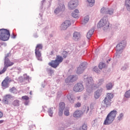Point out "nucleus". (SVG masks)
<instances>
[{"mask_svg":"<svg viewBox=\"0 0 130 130\" xmlns=\"http://www.w3.org/2000/svg\"><path fill=\"white\" fill-rule=\"evenodd\" d=\"M116 114H117V111L116 110L111 111L105 119L103 123L104 125H109V124H111L114 121V119L116 117Z\"/></svg>","mask_w":130,"mask_h":130,"instance_id":"f257e3e1","label":"nucleus"},{"mask_svg":"<svg viewBox=\"0 0 130 130\" xmlns=\"http://www.w3.org/2000/svg\"><path fill=\"white\" fill-rule=\"evenodd\" d=\"M10 31L8 29L2 28L0 29V40L3 41H7L10 38Z\"/></svg>","mask_w":130,"mask_h":130,"instance_id":"f03ea898","label":"nucleus"},{"mask_svg":"<svg viewBox=\"0 0 130 130\" xmlns=\"http://www.w3.org/2000/svg\"><path fill=\"white\" fill-rule=\"evenodd\" d=\"M97 27L98 28H102V27H103L104 30H105V29H108L109 27V22L108 21H107V20H106V19L103 18L99 22Z\"/></svg>","mask_w":130,"mask_h":130,"instance_id":"7ed1b4c3","label":"nucleus"},{"mask_svg":"<svg viewBox=\"0 0 130 130\" xmlns=\"http://www.w3.org/2000/svg\"><path fill=\"white\" fill-rule=\"evenodd\" d=\"M12 66H14V62L11 61L10 59H4V68L1 71H0V75L4 74V73L7 71V69L9 67H12Z\"/></svg>","mask_w":130,"mask_h":130,"instance_id":"20e7f679","label":"nucleus"},{"mask_svg":"<svg viewBox=\"0 0 130 130\" xmlns=\"http://www.w3.org/2000/svg\"><path fill=\"white\" fill-rule=\"evenodd\" d=\"M11 82H12V79H11L9 76L6 77L2 82L1 85L2 88H3V89H7V88H9V85Z\"/></svg>","mask_w":130,"mask_h":130,"instance_id":"39448f33","label":"nucleus"},{"mask_svg":"<svg viewBox=\"0 0 130 130\" xmlns=\"http://www.w3.org/2000/svg\"><path fill=\"white\" fill-rule=\"evenodd\" d=\"M78 0H71L68 4L69 9L70 10H74L77 8L78 6Z\"/></svg>","mask_w":130,"mask_h":130,"instance_id":"423d86ee","label":"nucleus"},{"mask_svg":"<svg viewBox=\"0 0 130 130\" xmlns=\"http://www.w3.org/2000/svg\"><path fill=\"white\" fill-rule=\"evenodd\" d=\"M84 90V86L81 83H78L74 86L73 91L74 92H82Z\"/></svg>","mask_w":130,"mask_h":130,"instance_id":"0eeeda50","label":"nucleus"},{"mask_svg":"<svg viewBox=\"0 0 130 130\" xmlns=\"http://www.w3.org/2000/svg\"><path fill=\"white\" fill-rule=\"evenodd\" d=\"M88 86H90L92 90H95L97 89V86L96 84H94V80L92 77H89L87 78Z\"/></svg>","mask_w":130,"mask_h":130,"instance_id":"6e6552de","label":"nucleus"},{"mask_svg":"<svg viewBox=\"0 0 130 130\" xmlns=\"http://www.w3.org/2000/svg\"><path fill=\"white\" fill-rule=\"evenodd\" d=\"M64 10H66L64 5H63V4H60L58 6V8H56V9L54 10V13L55 14L62 13V12H64Z\"/></svg>","mask_w":130,"mask_h":130,"instance_id":"1a4fd4ad","label":"nucleus"},{"mask_svg":"<svg viewBox=\"0 0 130 130\" xmlns=\"http://www.w3.org/2000/svg\"><path fill=\"white\" fill-rule=\"evenodd\" d=\"M86 67H87V63L83 62L78 68L77 73L78 74H82L86 70Z\"/></svg>","mask_w":130,"mask_h":130,"instance_id":"9d476101","label":"nucleus"},{"mask_svg":"<svg viewBox=\"0 0 130 130\" xmlns=\"http://www.w3.org/2000/svg\"><path fill=\"white\" fill-rule=\"evenodd\" d=\"M78 79V77L76 75H71L69 76L66 79V83H73V82H75L77 81Z\"/></svg>","mask_w":130,"mask_h":130,"instance_id":"9b49d317","label":"nucleus"},{"mask_svg":"<svg viewBox=\"0 0 130 130\" xmlns=\"http://www.w3.org/2000/svg\"><path fill=\"white\" fill-rule=\"evenodd\" d=\"M12 98H13V97L10 94H6L4 96L2 102L4 104L8 105V104H9V100L12 99Z\"/></svg>","mask_w":130,"mask_h":130,"instance_id":"f8f14e48","label":"nucleus"},{"mask_svg":"<svg viewBox=\"0 0 130 130\" xmlns=\"http://www.w3.org/2000/svg\"><path fill=\"white\" fill-rule=\"evenodd\" d=\"M71 26V21L70 20H66L61 25L62 30H67L69 27Z\"/></svg>","mask_w":130,"mask_h":130,"instance_id":"ddd939ff","label":"nucleus"},{"mask_svg":"<svg viewBox=\"0 0 130 130\" xmlns=\"http://www.w3.org/2000/svg\"><path fill=\"white\" fill-rule=\"evenodd\" d=\"M111 105V101H110V100H108L105 98L103 101V106H104V107H109V106H110Z\"/></svg>","mask_w":130,"mask_h":130,"instance_id":"4468645a","label":"nucleus"},{"mask_svg":"<svg viewBox=\"0 0 130 130\" xmlns=\"http://www.w3.org/2000/svg\"><path fill=\"white\" fill-rule=\"evenodd\" d=\"M49 66H50L52 68H53L54 69H56L57 67L59 65V64L57 62V61L55 60H52L50 62L48 63Z\"/></svg>","mask_w":130,"mask_h":130,"instance_id":"2eb2a0df","label":"nucleus"},{"mask_svg":"<svg viewBox=\"0 0 130 130\" xmlns=\"http://www.w3.org/2000/svg\"><path fill=\"white\" fill-rule=\"evenodd\" d=\"M103 89L102 88H101L100 89H98L95 92H94V98L95 99H98L100 96H101V94L102 93Z\"/></svg>","mask_w":130,"mask_h":130,"instance_id":"dca6fc26","label":"nucleus"},{"mask_svg":"<svg viewBox=\"0 0 130 130\" xmlns=\"http://www.w3.org/2000/svg\"><path fill=\"white\" fill-rule=\"evenodd\" d=\"M123 47H124V44L123 43H120L116 46V50L117 51H120V50L123 49Z\"/></svg>","mask_w":130,"mask_h":130,"instance_id":"f3484780","label":"nucleus"},{"mask_svg":"<svg viewBox=\"0 0 130 130\" xmlns=\"http://www.w3.org/2000/svg\"><path fill=\"white\" fill-rule=\"evenodd\" d=\"M82 114H83V112H82V111H76L73 113V116L74 117H81Z\"/></svg>","mask_w":130,"mask_h":130,"instance_id":"a211bd4d","label":"nucleus"},{"mask_svg":"<svg viewBox=\"0 0 130 130\" xmlns=\"http://www.w3.org/2000/svg\"><path fill=\"white\" fill-rule=\"evenodd\" d=\"M79 10L78 9H75L72 13V17H73V18H75V19H78V18H79Z\"/></svg>","mask_w":130,"mask_h":130,"instance_id":"6ab92c4d","label":"nucleus"},{"mask_svg":"<svg viewBox=\"0 0 130 130\" xmlns=\"http://www.w3.org/2000/svg\"><path fill=\"white\" fill-rule=\"evenodd\" d=\"M35 54L38 60H42V58H41V52H40V51L35 50Z\"/></svg>","mask_w":130,"mask_h":130,"instance_id":"aec40b11","label":"nucleus"},{"mask_svg":"<svg viewBox=\"0 0 130 130\" xmlns=\"http://www.w3.org/2000/svg\"><path fill=\"white\" fill-rule=\"evenodd\" d=\"M114 97V94L112 93H107L106 99H108V100H110V101H111V99Z\"/></svg>","mask_w":130,"mask_h":130,"instance_id":"412c9836","label":"nucleus"},{"mask_svg":"<svg viewBox=\"0 0 130 130\" xmlns=\"http://www.w3.org/2000/svg\"><path fill=\"white\" fill-rule=\"evenodd\" d=\"M55 60H56V61H57V62L59 64L61 62H62V61L63 60V58H62L61 56L57 55Z\"/></svg>","mask_w":130,"mask_h":130,"instance_id":"4be33fe9","label":"nucleus"},{"mask_svg":"<svg viewBox=\"0 0 130 130\" xmlns=\"http://www.w3.org/2000/svg\"><path fill=\"white\" fill-rule=\"evenodd\" d=\"M59 106V110H63L66 108V104L63 102L60 103Z\"/></svg>","mask_w":130,"mask_h":130,"instance_id":"5701e85b","label":"nucleus"},{"mask_svg":"<svg viewBox=\"0 0 130 130\" xmlns=\"http://www.w3.org/2000/svg\"><path fill=\"white\" fill-rule=\"evenodd\" d=\"M93 33H94L93 30H90L87 34V38L88 39H90L91 37H92V35H93Z\"/></svg>","mask_w":130,"mask_h":130,"instance_id":"b1692460","label":"nucleus"},{"mask_svg":"<svg viewBox=\"0 0 130 130\" xmlns=\"http://www.w3.org/2000/svg\"><path fill=\"white\" fill-rule=\"evenodd\" d=\"M81 36V34L78 32H75L73 34V38L74 39H79V38Z\"/></svg>","mask_w":130,"mask_h":130,"instance_id":"393cba45","label":"nucleus"},{"mask_svg":"<svg viewBox=\"0 0 130 130\" xmlns=\"http://www.w3.org/2000/svg\"><path fill=\"white\" fill-rule=\"evenodd\" d=\"M19 102H20V101H19V100H15L12 102V105H13V106H14V107L19 106L20 105Z\"/></svg>","mask_w":130,"mask_h":130,"instance_id":"a878e982","label":"nucleus"},{"mask_svg":"<svg viewBox=\"0 0 130 130\" xmlns=\"http://www.w3.org/2000/svg\"><path fill=\"white\" fill-rule=\"evenodd\" d=\"M42 48H43V46H42V44H39L37 45L35 50L40 51V50L42 49Z\"/></svg>","mask_w":130,"mask_h":130,"instance_id":"bb28decb","label":"nucleus"},{"mask_svg":"<svg viewBox=\"0 0 130 130\" xmlns=\"http://www.w3.org/2000/svg\"><path fill=\"white\" fill-rule=\"evenodd\" d=\"M87 2L89 7H93L95 4V0H87Z\"/></svg>","mask_w":130,"mask_h":130,"instance_id":"cd10ccee","label":"nucleus"},{"mask_svg":"<svg viewBox=\"0 0 130 130\" xmlns=\"http://www.w3.org/2000/svg\"><path fill=\"white\" fill-rule=\"evenodd\" d=\"M89 21V16L87 15L85 17L84 19L82 21V24H85Z\"/></svg>","mask_w":130,"mask_h":130,"instance_id":"c85d7f7f","label":"nucleus"},{"mask_svg":"<svg viewBox=\"0 0 130 130\" xmlns=\"http://www.w3.org/2000/svg\"><path fill=\"white\" fill-rule=\"evenodd\" d=\"M104 81V80H103V79H100L99 80L98 84H95V86H96L97 88H98L100 86H101V85H102V84H103Z\"/></svg>","mask_w":130,"mask_h":130,"instance_id":"c756f323","label":"nucleus"},{"mask_svg":"<svg viewBox=\"0 0 130 130\" xmlns=\"http://www.w3.org/2000/svg\"><path fill=\"white\" fill-rule=\"evenodd\" d=\"M125 6L127 10H130V0H126Z\"/></svg>","mask_w":130,"mask_h":130,"instance_id":"7c9ffc66","label":"nucleus"},{"mask_svg":"<svg viewBox=\"0 0 130 130\" xmlns=\"http://www.w3.org/2000/svg\"><path fill=\"white\" fill-rule=\"evenodd\" d=\"M113 87V85L111 83H109L106 85L107 90H110Z\"/></svg>","mask_w":130,"mask_h":130,"instance_id":"2f4dec72","label":"nucleus"},{"mask_svg":"<svg viewBox=\"0 0 130 130\" xmlns=\"http://www.w3.org/2000/svg\"><path fill=\"white\" fill-rule=\"evenodd\" d=\"M122 118H123V113H121L118 116L117 120L120 121V120H122Z\"/></svg>","mask_w":130,"mask_h":130,"instance_id":"473e14b6","label":"nucleus"},{"mask_svg":"<svg viewBox=\"0 0 130 130\" xmlns=\"http://www.w3.org/2000/svg\"><path fill=\"white\" fill-rule=\"evenodd\" d=\"M124 96H125L126 98H130V89L128 90V91H126L125 92Z\"/></svg>","mask_w":130,"mask_h":130,"instance_id":"72a5a7b5","label":"nucleus"},{"mask_svg":"<svg viewBox=\"0 0 130 130\" xmlns=\"http://www.w3.org/2000/svg\"><path fill=\"white\" fill-rule=\"evenodd\" d=\"M99 68L100 70H102L104 68H105V63L103 62H100L99 66Z\"/></svg>","mask_w":130,"mask_h":130,"instance_id":"f704fd0d","label":"nucleus"},{"mask_svg":"<svg viewBox=\"0 0 130 130\" xmlns=\"http://www.w3.org/2000/svg\"><path fill=\"white\" fill-rule=\"evenodd\" d=\"M64 114L66 116H69V115H70V110L66 109L64 111Z\"/></svg>","mask_w":130,"mask_h":130,"instance_id":"c9c22d12","label":"nucleus"},{"mask_svg":"<svg viewBox=\"0 0 130 130\" xmlns=\"http://www.w3.org/2000/svg\"><path fill=\"white\" fill-rule=\"evenodd\" d=\"M67 98L70 101H73L74 100V96L73 95L68 94L67 95Z\"/></svg>","mask_w":130,"mask_h":130,"instance_id":"e433bc0d","label":"nucleus"},{"mask_svg":"<svg viewBox=\"0 0 130 130\" xmlns=\"http://www.w3.org/2000/svg\"><path fill=\"white\" fill-rule=\"evenodd\" d=\"M62 56L63 58H66L68 56V52L67 51H63L62 53Z\"/></svg>","mask_w":130,"mask_h":130,"instance_id":"4c0bfd02","label":"nucleus"},{"mask_svg":"<svg viewBox=\"0 0 130 130\" xmlns=\"http://www.w3.org/2000/svg\"><path fill=\"white\" fill-rule=\"evenodd\" d=\"M10 92H11V93H13L14 94H15V93H16V88L12 87L10 89Z\"/></svg>","mask_w":130,"mask_h":130,"instance_id":"58836bf2","label":"nucleus"},{"mask_svg":"<svg viewBox=\"0 0 130 130\" xmlns=\"http://www.w3.org/2000/svg\"><path fill=\"white\" fill-rule=\"evenodd\" d=\"M10 56H11V53H9L8 54H7L6 55H5L4 59H9V57H10Z\"/></svg>","mask_w":130,"mask_h":130,"instance_id":"ea45409f","label":"nucleus"},{"mask_svg":"<svg viewBox=\"0 0 130 130\" xmlns=\"http://www.w3.org/2000/svg\"><path fill=\"white\" fill-rule=\"evenodd\" d=\"M63 113V110H59L58 115L59 116H62Z\"/></svg>","mask_w":130,"mask_h":130,"instance_id":"a19ab883","label":"nucleus"},{"mask_svg":"<svg viewBox=\"0 0 130 130\" xmlns=\"http://www.w3.org/2000/svg\"><path fill=\"white\" fill-rule=\"evenodd\" d=\"M22 99H23V100H29V97L27 95H24L22 96Z\"/></svg>","mask_w":130,"mask_h":130,"instance_id":"79ce46f5","label":"nucleus"},{"mask_svg":"<svg viewBox=\"0 0 130 130\" xmlns=\"http://www.w3.org/2000/svg\"><path fill=\"white\" fill-rule=\"evenodd\" d=\"M49 115H50V116H52V115L53 114V112L52 111L51 109H49L48 111Z\"/></svg>","mask_w":130,"mask_h":130,"instance_id":"37998d69","label":"nucleus"},{"mask_svg":"<svg viewBox=\"0 0 130 130\" xmlns=\"http://www.w3.org/2000/svg\"><path fill=\"white\" fill-rule=\"evenodd\" d=\"M107 14H109V15H112V14H113V9H109L108 11Z\"/></svg>","mask_w":130,"mask_h":130,"instance_id":"c03bdc74","label":"nucleus"},{"mask_svg":"<svg viewBox=\"0 0 130 130\" xmlns=\"http://www.w3.org/2000/svg\"><path fill=\"white\" fill-rule=\"evenodd\" d=\"M82 130H87V125L84 124L82 126Z\"/></svg>","mask_w":130,"mask_h":130,"instance_id":"a18cd8bd","label":"nucleus"},{"mask_svg":"<svg viewBox=\"0 0 130 130\" xmlns=\"http://www.w3.org/2000/svg\"><path fill=\"white\" fill-rule=\"evenodd\" d=\"M81 107V103H77L75 105V107Z\"/></svg>","mask_w":130,"mask_h":130,"instance_id":"49530a36","label":"nucleus"},{"mask_svg":"<svg viewBox=\"0 0 130 130\" xmlns=\"http://www.w3.org/2000/svg\"><path fill=\"white\" fill-rule=\"evenodd\" d=\"M93 70L95 73H98V69H97V67H94Z\"/></svg>","mask_w":130,"mask_h":130,"instance_id":"de8ad7c7","label":"nucleus"},{"mask_svg":"<svg viewBox=\"0 0 130 130\" xmlns=\"http://www.w3.org/2000/svg\"><path fill=\"white\" fill-rule=\"evenodd\" d=\"M85 111L86 113H87L88 111H89V107H85Z\"/></svg>","mask_w":130,"mask_h":130,"instance_id":"09e8293b","label":"nucleus"},{"mask_svg":"<svg viewBox=\"0 0 130 130\" xmlns=\"http://www.w3.org/2000/svg\"><path fill=\"white\" fill-rule=\"evenodd\" d=\"M4 116V113L2 111H0V118H2Z\"/></svg>","mask_w":130,"mask_h":130,"instance_id":"8fccbe9b","label":"nucleus"},{"mask_svg":"<svg viewBox=\"0 0 130 130\" xmlns=\"http://www.w3.org/2000/svg\"><path fill=\"white\" fill-rule=\"evenodd\" d=\"M104 11H105V8H103L101 9V13H104Z\"/></svg>","mask_w":130,"mask_h":130,"instance_id":"3c124183","label":"nucleus"},{"mask_svg":"<svg viewBox=\"0 0 130 130\" xmlns=\"http://www.w3.org/2000/svg\"><path fill=\"white\" fill-rule=\"evenodd\" d=\"M4 122V120H0V124H1V123H3Z\"/></svg>","mask_w":130,"mask_h":130,"instance_id":"603ef678","label":"nucleus"},{"mask_svg":"<svg viewBox=\"0 0 130 130\" xmlns=\"http://www.w3.org/2000/svg\"><path fill=\"white\" fill-rule=\"evenodd\" d=\"M12 38H13V39L16 38V36H15V35H13V37H12Z\"/></svg>","mask_w":130,"mask_h":130,"instance_id":"864d4df0","label":"nucleus"},{"mask_svg":"<svg viewBox=\"0 0 130 130\" xmlns=\"http://www.w3.org/2000/svg\"><path fill=\"white\" fill-rule=\"evenodd\" d=\"M29 94H30V95H32V91H30V92H29Z\"/></svg>","mask_w":130,"mask_h":130,"instance_id":"5fc2aeb1","label":"nucleus"},{"mask_svg":"<svg viewBox=\"0 0 130 130\" xmlns=\"http://www.w3.org/2000/svg\"><path fill=\"white\" fill-rule=\"evenodd\" d=\"M109 61H110V59H109Z\"/></svg>","mask_w":130,"mask_h":130,"instance_id":"6e6d98bb","label":"nucleus"},{"mask_svg":"<svg viewBox=\"0 0 130 130\" xmlns=\"http://www.w3.org/2000/svg\"><path fill=\"white\" fill-rule=\"evenodd\" d=\"M123 69H124V67H123V68L122 69L123 70Z\"/></svg>","mask_w":130,"mask_h":130,"instance_id":"4d7b16f0","label":"nucleus"},{"mask_svg":"<svg viewBox=\"0 0 130 130\" xmlns=\"http://www.w3.org/2000/svg\"><path fill=\"white\" fill-rule=\"evenodd\" d=\"M0 101H1V99H0Z\"/></svg>","mask_w":130,"mask_h":130,"instance_id":"13d9d810","label":"nucleus"}]
</instances>
